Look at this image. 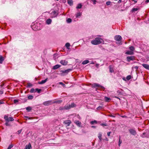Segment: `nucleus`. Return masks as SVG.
<instances>
[{
    "mask_svg": "<svg viewBox=\"0 0 149 149\" xmlns=\"http://www.w3.org/2000/svg\"><path fill=\"white\" fill-rule=\"evenodd\" d=\"M65 46L66 47L67 49H69L70 48L69 47L70 46V44L69 43H67L65 45Z\"/></svg>",
    "mask_w": 149,
    "mask_h": 149,
    "instance_id": "nucleus-24",
    "label": "nucleus"
},
{
    "mask_svg": "<svg viewBox=\"0 0 149 149\" xmlns=\"http://www.w3.org/2000/svg\"><path fill=\"white\" fill-rule=\"evenodd\" d=\"M3 93V91L1 90L0 91V94H1Z\"/></svg>",
    "mask_w": 149,
    "mask_h": 149,
    "instance_id": "nucleus-55",
    "label": "nucleus"
},
{
    "mask_svg": "<svg viewBox=\"0 0 149 149\" xmlns=\"http://www.w3.org/2000/svg\"><path fill=\"white\" fill-rule=\"evenodd\" d=\"M121 2V0H119L118 2V3H120Z\"/></svg>",
    "mask_w": 149,
    "mask_h": 149,
    "instance_id": "nucleus-59",
    "label": "nucleus"
},
{
    "mask_svg": "<svg viewBox=\"0 0 149 149\" xmlns=\"http://www.w3.org/2000/svg\"><path fill=\"white\" fill-rule=\"evenodd\" d=\"M58 14L57 11L55 10L53 11L51 13V17L52 18L56 17Z\"/></svg>",
    "mask_w": 149,
    "mask_h": 149,
    "instance_id": "nucleus-4",
    "label": "nucleus"
},
{
    "mask_svg": "<svg viewBox=\"0 0 149 149\" xmlns=\"http://www.w3.org/2000/svg\"><path fill=\"white\" fill-rule=\"evenodd\" d=\"M138 10V8H133L132 9V12H135V11H137V10Z\"/></svg>",
    "mask_w": 149,
    "mask_h": 149,
    "instance_id": "nucleus-40",
    "label": "nucleus"
},
{
    "mask_svg": "<svg viewBox=\"0 0 149 149\" xmlns=\"http://www.w3.org/2000/svg\"><path fill=\"white\" fill-rule=\"evenodd\" d=\"M70 108H72L76 106V104L74 103H71V105H70Z\"/></svg>",
    "mask_w": 149,
    "mask_h": 149,
    "instance_id": "nucleus-29",
    "label": "nucleus"
},
{
    "mask_svg": "<svg viewBox=\"0 0 149 149\" xmlns=\"http://www.w3.org/2000/svg\"><path fill=\"white\" fill-rule=\"evenodd\" d=\"M126 54L128 55H132L134 54V53L132 51H127L126 52Z\"/></svg>",
    "mask_w": 149,
    "mask_h": 149,
    "instance_id": "nucleus-14",
    "label": "nucleus"
},
{
    "mask_svg": "<svg viewBox=\"0 0 149 149\" xmlns=\"http://www.w3.org/2000/svg\"><path fill=\"white\" fill-rule=\"evenodd\" d=\"M132 1H134V2H135V3H136L137 2V1H136V0H132Z\"/></svg>",
    "mask_w": 149,
    "mask_h": 149,
    "instance_id": "nucleus-60",
    "label": "nucleus"
},
{
    "mask_svg": "<svg viewBox=\"0 0 149 149\" xmlns=\"http://www.w3.org/2000/svg\"><path fill=\"white\" fill-rule=\"evenodd\" d=\"M65 110H68L70 109V104H68L65 105Z\"/></svg>",
    "mask_w": 149,
    "mask_h": 149,
    "instance_id": "nucleus-20",
    "label": "nucleus"
},
{
    "mask_svg": "<svg viewBox=\"0 0 149 149\" xmlns=\"http://www.w3.org/2000/svg\"><path fill=\"white\" fill-rule=\"evenodd\" d=\"M4 118L5 119V121H6V123H5V125L6 126H10V124L8 123L9 120L8 118V116L6 115H5L4 116Z\"/></svg>",
    "mask_w": 149,
    "mask_h": 149,
    "instance_id": "nucleus-5",
    "label": "nucleus"
},
{
    "mask_svg": "<svg viewBox=\"0 0 149 149\" xmlns=\"http://www.w3.org/2000/svg\"><path fill=\"white\" fill-rule=\"evenodd\" d=\"M8 120H9V121H12L14 120V119L12 117H9V118H8Z\"/></svg>",
    "mask_w": 149,
    "mask_h": 149,
    "instance_id": "nucleus-39",
    "label": "nucleus"
},
{
    "mask_svg": "<svg viewBox=\"0 0 149 149\" xmlns=\"http://www.w3.org/2000/svg\"><path fill=\"white\" fill-rule=\"evenodd\" d=\"M81 13H77V14L76 15V17H78L79 16H81Z\"/></svg>",
    "mask_w": 149,
    "mask_h": 149,
    "instance_id": "nucleus-36",
    "label": "nucleus"
},
{
    "mask_svg": "<svg viewBox=\"0 0 149 149\" xmlns=\"http://www.w3.org/2000/svg\"><path fill=\"white\" fill-rule=\"evenodd\" d=\"M91 127L92 128H95V127H96L95 126H92Z\"/></svg>",
    "mask_w": 149,
    "mask_h": 149,
    "instance_id": "nucleus-61",
    "label": "nucleus"
},
{
    "mask_svg": "<svg viewBox=\"0 0 149 149\" xmlns=\"http://www.w3.org/2000/svg\"><path fill=\"white\" fill-rule=\"evenodd\" d=\"M47 79H46L44 80H42L41 82H39L38 84H43L45 83L47 81Z\"/></svg>",
    "mask_w": 149,
    "mask_h": 149,
    "instance_id": "nucleus-21",
    "label": "nucleus"
},
{
    "mask_svg": "<svg viewBox=\"0 0 149 149\" xmlns=\"http://www.w3.org/2000/svg\"><path fill=\"white\" fill-rule=\"evenodd\" d=\"M131 78V76L130 75H128L126 77V79L127 80H129Z\"/></svg>",
    "mask_w": 149,
    "mask_h": 149,
    "instance_id": "nucleus-31",
    "label": "nucleus"
},
{
    "mask_svg": "<svg viewBox=\"0 0 149 149\" xmlns=\"http://www.w3.org/2000/svg\"><path fill=\"white\" fill-rule=\"evenodd\" d=\"M109 116H110V117H115V116H114V115H113L112 114H110V115H109Z\"/></svg>",
    "mask_w": 149,
    "mask_h": 149,
    "instance_id": "nucleus-50",
    "label": "nucleus"
},
{
    "mask_svg": "<svg viewBox=\"0 0 149 149\" xmlns=\"http://www.w3.org/2000/svg\"><path fill=\"white\" fill-rule=\"evenodd\" d=\"M67 22L68 23H70L72 22V19L70 18H68L67 20Z\"/></svg>",
    "mask_w": 149,
    "mask_h": 149,
    "instance_id": "nucleus-35",
    "label": "nucleus"
},
{
    "mask_svg": "<svg viewBox=\"0 0 149 149\" xmlns=\"http://www.w3.org/2000/svg\"><path fill=\"white\" fill-rule=\"evenodd\" d=\"M95 87H96V89L98 88H102V89H103L104 88V87L102 86H99L98 85V84H95Z\"/></svg>",
    "mask_w": 149,
    "mask_h": 149,
    "instance_id": "nucleus-17",
    "label": "nucleus"
},
{
    "mask_svg": "<svg viewBox=\"0 0 149 149\" xmlns=\"http://www.w3.org/2000/svg\"><path fill=\"white\" fill-rule=\"evenodd\" d=\"M3 84H1L0 85V88H1L3 87Z\"/></svg>",
    "mask_w": 149,
    "mask_h": 149,
    "instance_id": "nucleus-57",
    "label": "nucleus"
},
{
    "mask_svg": "<svg viewBox=\"0 0 149 149\" xmlns=\"http://www.w3.org/2000/svg\"><path fill=\"white\" fill-rule=\"evenodd\" d=\"M123 79L124 80V81H126L127 80V79H126V78H125V77H123Z\"/></svg>",
    "mask_w": 149,
    "mask_h": 149,
    "instance_id": "nucleus-56",
    "label": "nucleus"
},
{
    "mask_svg": "<svg viewBox=\"0 0 149 149\" xmlns=\"http://www.w3.org/2000/svg\"><path fill=\"white\" fill-rule=\"evenodd\" d=\"M143 66L147 69L149 70V65L143 63L142 64Z\"/></svg>",
    "mask_w": 149,
    "mask_h": 149,
    "instance_id": "nucleus-10",
    "label": "nucleus"
},
{
    "mask_svg": "<svg viewBox=\"0 0 149 149\" xmlns=\"http://www.w3.org/2000/svg\"><path fill=\"white\" fill-rule=\"evenodd\" d=\"M82 6V5L81 3L78 4L77 6L76 7V8L80 9L81 8Z\"/></svg>",
    "mask_w": 149,
    "mask_h": 149,
    "instance_id": "nucleus-26",
    "label": "nucleus"
},
{
    "mask_svg": "<svg viewBox=\"0 0 149 149\" xmlns=\"http://www.w3.org/2000/svg\"><path fill=\"white\" fill-rule=\"evenodd\" d=\"M97 123V122L96 120H94V121H92L91 122V125H93L94 124V123Z\"/></svg>",
    "mask_w": 149,
    "mask_h": 149,
    "instance_id": "nucleus-38",
    "label": "nucleus"
},
{
    "mask_svg": "<svg viewBox=\"0 0 149 149\" xmlns=\"http://www.w3.org/2000/svg\"><path fill=\"white\" fill-rule=\"evenodd\" d=\"M109 71L110 72L112 73L113 72V69L112 67V66L111 65H110L109 66Z\"/></svg>",
    "mask_w": 149,
    "mask_h": 149,
    "instance_id": "nucleus-25",
    "label": "nucleus"
},
{
    "mask_svg": "<svg viewBox=\"0 0 149 149\" xmlns=\"http://www.w3.org/2000/svg\"><path fill=\"white\" fill-rule=\"evenodd\" d=\"M111 133V132H108L107 133V135L108 136H109L110 135V134Z\"/></svg>",
    "mask_w": 149,
    "mask_h": 149,
    "instance_id": "nucleus-52",
    "label": "nucleus"
},
{
    "mask_svg": "<svg viewBox=\"0 0 149 149\" xmlns=\"http://www.w3.org/2000/svg\"><path fill=\"white\" fill-rule=\"evenodd\" d=\"M13 147V145L12 144L10 145L7 149H11V148Z\"/></svg>",
    "mask_w": 149,
    "mask_h": 149,
    "instance_id": "nucleus-43",
    "label": "nucleus"
},
{
    "mask_svg": "<svg viewBox=\"0 0 149 149\" xmlns=\"http://www.w3.org/2000/svg\"><path fill=\"white\" fill-rule=\"evenodd\" d=\"M36 92V89H34V88H32L30 90V92L31 93H33Z\"/></svg>",
    "mask_w": 149,
    "mask_h": 149,
    "instance_id": "nucleus-32",
    "label": "nucleus"
},
{
    "mask_svg": "<svg viewBox=\"0 0 149 149\" xmlns=\"http://www.w3.org/2000/svg\"><path fill=\"white\" fill-rule=\"evenodd\" d=\"M115 39L117 41H118V42H116L117 43L119 44H122L121 43V40L122 39V37L120 36H116L115 37Z\"/></svg>",
    "mask_w": 149,
    "mask_h": 149,
    "instance_id": "nucleus-2",
    "label": "nucleus"
},
{
    "mask_svg": "<svg viewBox=\"0 0 149 149\" xmlns=\"http://www.w3.org/2000/svg\"><path fill=\"white\" fill-rule=\"evenodd\" d=\"M18 102V100H14V102L15 103H16Z\"/></svg>",
    "mask_w": 149,
    "mask_h": 149,
    "instance_id": "nucleus-54",
    "label": "nucleus"
},
{
    "mask_svg": "<svg viewBox=\"0 0 149 149\" xmlns=\"http://www.w3.org/2000/svg\"><path fill=\"white\" fill-rule=\"evenodd\" d=\"M62 65H66L68 64V62L65 60H61L60 62Z\"/></svg>",
    "mask_w": 149,
    "mask_h": 149,
    "instance_id": "nucleus-8",
    "label": "nucleus"
},
{
    "mask_svg": "<svg viewBox=\"0 0 149 149\" xmlns=\"http://www.w3.org/2000/svg\"><path fill=\"white\" fill-rule=\"evenodd\" d=\"M52 22L51 19H48L46 21V23L48 24H50Z\"/></svg>",
    "mask_w": 149,
    "mask_h": 149,
    "instance_id": "nucleus-18",
    "label": "nucleus"
},
{
    "mask_svg": "<svg viewBox=\"0 0 149 149\" xmlns=\"http://www.w3.org/2000/svg\"><path fill=\"white\" fill-rule=\"evenodd\" d=\"M31 144L30 143L28 144V145H26L24 149H31Z\"/></svg>",
    "mask_w": 149,
    "mask_h": 149,
    "instance_id": "nucleus-12",
    "label": "nucleus"
},
{
    "mask_svg": "<svg viewBox=\"0 0 149 149\" xmlns=\"http://www.w3.org/2000/svg\"><path fill=\"white\" fill-rule=\"evenodd\" d=\"M102 134L100 132L99 133L98 135V137L100 140V141H101L102 140Z\"/></svg>",
    "mask_w": 149,
    "mask_h": 149,
    "instance_id": "nucleus-15",
    "label": "nucleus"
},
{
    "mask_svg": "<svg viewBox=\"0 0 149 149\" xmlns=\"http://www.w3.org/2000/svg\"><path fill=\"white\" fill-rule=\"evenodd\" d=\"M121 143H122V141H120V137L119 139V143L121 144Z\"/></svg>",
    "mask_w": 149,
    "mask_h": 149,
    "instance_id": "nucleus-53",
    "label": "nucleus"
},
{
    "mask_svg": "<svg viewBox=\"0 0 149 149\" xmlns=\"http://www.w3.org/2000/svg\"><path fill=\"white\" fill-rule=\"evenodd\" d=\"M110 3H111L110 1H108L106 2V4L107 6H109L110 4Z\"/></svg>",
    "mask_w": 149,
    "mask_h": 149,
    "instance_id": "nucleus-45",
    "label": "nucleus"
},
{
    "mask_svg": "<svg viewBox=\"0 0 149 149\" xmlns=\"http://www.w3.org/2000/svg\"><path fill=\"white\" fill-rule=\"evenodd\" d=\"M3 101L0 102V104H3Z\"/></svg>",
    "mask_w": 149,
    "mask_h": 149,
    "instance_id": "nucleus-58",
    "label": "nucleus"
},
{
    "mask_svg": "<svg viewBox=\"0 0 149 149\" xmlns=\"http://www.w3.org/2000/svg\"><path fill=\"white\" fill-rule=\"evenodd\" d=\"M63 123L66 124L67 126H69L71 123V121L70 120H66Z\"/></svg>",
    "mask_w": 149,
    "mask_h": 149,
    "instance_id": "nucleus-9",
    "label": "nucleus"
},
{
    "mask_svg": "<svg viewBox=\"0 0 149 149\" xmlns=\"http://www.w3.org/2000/svg\"><path fill=\"white\" fill-rule=\"evenodd\" d=\"M105 140H106V141H108V139L107 138H106L105 139Z\"/></svg>",
    "mask_w": 149,
    "mask_h": 149,
    "instance_id": "nucleus-64",
    "label": "nucleus"
},
{
    "mask_svg": "<svg viewBox=\"0 0 149 149\" xmlns=\"http://www.w3.org/2000/svg\"><path fill=\"white\" fill-rule=\"evenodd\" d=\"M51 101H47L43 102V104L45 106H48L50 104Z\"/></svg>",
    "mask_w": 149,
    "mask_h": 149,
    "instance_id": "nucleus-11",
    "label": "nucleus"
},
{
    "mask_svg": "<svg viewBox=\"0 0 149 149\" xmlns=\"http://www.w3.org/2000/svg\"><path fill=\"white\" fill-rule=\"evenodd\" d=\"M33 97V96L31 95H30L28 96V99L29 100H31L32 99Z\"/></svg>",
    "mask_w": 149,
    "mask_h": 149,
    "instance_id": "nucleus-37",
    "label": "nucleus"
},
{
    "mask_svg": "<svg viewBox=\"0 0 149 149\" xmlns=\"http://www.w3.org/2000/svg\"><path fill=\"white\" fill-rule=\"evenodd\" d=\"M60 67V65H55L53 67V69L54 70H55L58 69Z\"/></svg>",
    "mask_w": 149,
    "mask_h": 149,
    "instance_id": "nucleus-16",
    "label": "nucleus"
},
{
    "mask_svg": "<svg viewBox=\"0 0 149 149\" xmlns=\"http://www.w3.org/2000/svg\"><path fill=\"white\" fill-rule=\"evenodd\" d=\"M146 2L147 3H148L149 2V0H146Z\"/></svg>",
    "mask_w": 149,
    "mask_h": 149,
    "instance_id": "nucleus-62",
    "label": "nucleus"
},
{
    "mask_svg": "<svg viewBox=\"0 0 149 149\" xmlns=\"http://www.w3.org/2000/svg\"><path fill=\"white\" fill-rule=\"evenodd\" d=\"M41 91V89H39L38 88L36 89V92H37L38 93H40Z\"/></svg>",
    "mask_w": 149,
    "mask_h": 149,
    "instance_id": "nucleus-33",
    "label": "nucleus"
},
{
    "mask_svg": "<svg viewBox=\"0 0 149 149\" xmlns=\"http://www.w3.org/2000/svg\"><path fill=\"white\" fill-rule=\"evenodd\" d=\"M62 86L64 87V88H68L69 87V86H67L66 87V84H61Z\"/></svg>",
    "mask_w": 149,
    "mask_h": 149,
    "instance_id": "nucleus-46",
    "label": "nucleus"
},
{
    "mask_svg": "<svg viewBox=\"0 0 149 149\" xmlns=\"http://www.w3.org/2000/svg\"><path fill=\"white\" fill-rule=\"evenodd\" d=\"M25 118H28L29 119H31V118L29 117L28 116H25L24 117Z\"/></svg>",
    "mask_w": 149,
    "mask_h": 149,
    "instance_id": "nucleus-51",
    "label": "nucleus"
},
{
    "mask_svg": "<svg viewBox=\"0 0 149 149\" xmlns=\"http://www.w3.org/2000/svg\"><path fill=\"white\" fill-rule=\"evenodd\" d=\"M26 109L28 111H30L31 109V108L30 107H28L26 108Z\"/></svg>",
    "mask_w": 149,
    "mask_h": 149,
    "instance_id": "nucleus-34",
    "label": "nucleus"
},
{
    "mask_svg": "<svg viewBox=\"0 0 149 149\" xmlns=\"http://www.w3.org/2000/svg\"><path fill=\"white\" fill-rule=\"evenodd\" d=\"M73 1L72 0H68V3L70 6L73 5Z\"/></svg>",
    "mask_w": 149,
    "mask_h": 149,
    "instance_id": "nucleus-19",
    "label": "nucleus"
},
{
    "mask_svg": "<svg viewBox=\"0 0 149 149\" xmlns=\"http://www.w3.org/2000/svg\"><path fill=\"white\" fill-rule=\"evenodd\" d=\"M101 125H102L103 126H107V123H102L100 124Z\"/></svg>",
    "mask_w": 149,
    "mask_h": 149,
    "instance_id": "nucleus-42",
    "label": "nucleus"
},
{
    "mask_svg": "<svg viewBox=\"0 0 149 149\" xmlns=\"http://www.w3.org/2000/svg\"><path fill=\"white\" fill-rule=\"evenodd\" d=\"M72 70V69H69L67 70H61V75H64L65 74H66L68 73L71 71Z\"/></svg>",
    "mask_w": 149,
    "mask_h": 149,
    "instance_id": "nucleus-3",
    "label": "nucleus"
},
{
    "mask_svg": "<svg viewBox=\"0 0 149 149\" xmlns=\"http://www.w3.org/2000/svg\"><path fill=\"white\" fill-rule=\"evenodd\" d=\"M129 49L131 51H132L133 52H134L135 49L134 47L133 46H131L129 47Z\"/></svg>",
    "mask_w": 149,
    "mask_h": 149,
    "instance_id": "nucleus-27",
    "label": "nucleus"
},
{
    "mask_svg": "<svg viewBox=\"0 0 149 149\" xmlns=\"http://www.w3.org/2000/svg\"><path fill=\"white\" fill-rule=\"evenodd\" d=\"M22 131V130H20L17 131V132L18 134H20Z\"/></svg>",
    "mask_w": 149,
    "mask_h": 149,
    "instance_id": "nucleus-48",
    "label": "nucleus"
},
{
    "mask_svg": "<svg viewBox=\"0 0 149 149\" xmlns=\"http://www.w3.org/2000/svg\"><path fill=\"white\" fill-rule=\"evenodd\" d=\"M4 60V58L2 56H0V63L1 64Z\"/></svg>",
    "mask_w": 149,
    "mask_h": 149,
    "instance_id": "nucleus-22",
    "label": "nucleus"
},
{
    "mask_svg": "<svg viewBox=\"0 0 149 149\" xmlns=\"http://www.w3.org/2000/svg\"><path fill=\"white\" fill-rule=\"evenodd\" d=\"M102 107H100V106H99V107H98L97 108V110H100V109H102Z\"/></svg>",
    "mask_w": 149,
    "mask_h": 149,
    "instance_id": "nucleus-49",
    "label": "nucleus"
},
{
    "mask_svg": "<svg viewBox=\"0 0 149 149\" xmlns=\"http://www.w3.org/2000/svg\"><path fill=\"white\" fill-rule=\"evenodd\" d=\"M89 62V61L88 60H85L84 61L82 62V64L83 65H85L88 63Z\"/></svg>",
    "mask_w": 149,
    "mask_h": 149,
    "instance_id": "nucleus-23",
    "label": "nucleus"
},
{
    "mask_svg": "<svg viewBox=\"0 0 149 149\" xmlns=\"http://www.w3.org/2000/svg\"><path fill=\"white\" fill-rule=\"evenodd\" d=\"M130 133L133 135L135 136L136 134V131L133 129H130L129 130Z\"/></svg>",
    "mask_w": 149,
    "mask_h": 149,
    "instance_id": "nucleus-6",
    "label": "nucleus"
},
{
    "mask_svg": "<svg viewBox=\"0 0 149 149\" xmlns=\"http://www.w3.org/2000/svg\"><path fill=\"white\" fill-rule=\"evenodd\" d=\"M122 89H120V91L118 90L117 91V93H121L122 92Z\"/></svg>",
    "mask_w": 149,
    "mask_h": 149,
    "instance_id": "nucleus-47",
    "label": "nucleus"
},
{
    "mask_svg": "<svg viewBox=\"0 0 149 149\" xmlns=\"http://www.w3.org/2000/svg\"><path fill=\"white\" fill-rule=\"evenodd\" d=\"M59 84H63L62 82H60L59 83Z\"/></svg>",
    "mask_w": 149,
    "mask_h": 149,
    "instance_id": "nucleus-63",
    "label": "nucleus"
},
{
    "mask_svg": "<svg viewBox=\"0 0 149 149\" xmlns=\"http://www.w3.org/2000/svg\"><path fill=\"white\" fill-rule=\"evenodd\" d=\"M132 68L133 69H135L136 70L138 68V67L137 66H133L132 67Z\"/></svg>",
    "mask_w": 149,
    "mask_h": 149,
    "instance_id": "nucleus-41",
    "label": "nucleus"
},
{
    "mask_svg": "<svg viewBox=\"0 0 149 149\" xmlns=\"http://www.w3.org/2000/svg\"><path fill=\"white\" fill-rule=\"evenodd\" d=\"M127 61L129 62L130 61H133L135 60V57L134 56H127Z\"/></svg>",
    "mask_w": 149,
    "mask_h": 149,
    "instance_id": "nucleus-7",
    "label": "nucleus"
},
{
    "mask_svg": "<svg viewBox=\"0 0 149 149\" xmlns=\"http://www.w3.org/2000/svg\"><path fill=\"white\" fill-rule=\"evenodd\" d=\"M60 110H65V106L64 107H60L59 109Z\"/></svg>",
    "mask_w": 149,
    "mask_h": 149,
    "instance_id": "nucleus-30",
    "label": "nucleus"
},
{
    "mask_svg": "<svg viewBox=\"0 0 149 149\" xmlns=\"http://www.w3.org/2000/svg\"><path fill=\"white\" fill-rule=\"evenodd\" d=\"M104 99L105 101L107 102H108L109 101V100H111L110 98H109L106 97H104Z\"/></svg>",
    "mask_w": 149,
    "mask_h": 149,
    "instance_id": "nucleus-28",
    "label": "nucleus"
},
{
    "mask_svg": "<svg viewBox=\"0 0 149 149\" xmlns=\"http://www.w3.org/2000/svg\"><path fill=\"white\" fill-rule=\"evenodd\" d=\"M92 2H93V4H96V0H91V1Z\"/></svg>",
    "mask_w": 149,
    "mask_h": 149,
    "instance_id": "nucleus-44",
    "label": "nucleus"
},
{
    "mask_svg": "<svg viewBox=\"0 0 149 149\" xmlns=\"http://www.w3.org/2000/svg\"><path fill=\"white\" fill-rule=\"evenodd\" d=\"M103 41L102 38H96L94 40L91 41V43L93 45H97L101 43Z\"/></svg>",
    "mask_w": 149,
    "mask_h": 149,
    "instance_id": "nucleus-1",
    "label": "nucleus"
},
{
    "mask_svg": "<svg viewBox=\"0 0 149 149\" xmlns=\"http://www.w3.org/2000/svg\"><path fill=\"white\" fill-rule=\"evenodd\" d=\"M74 123L78 126L80 127L81 124V123L79 121L77 120H75L74 121Z\"/></svg>",
    "mask_w": 149,
    "mask_h": 149,
    "instance_id": "nucleus-13",
    "label": "nucleus"
}]
</instances>
